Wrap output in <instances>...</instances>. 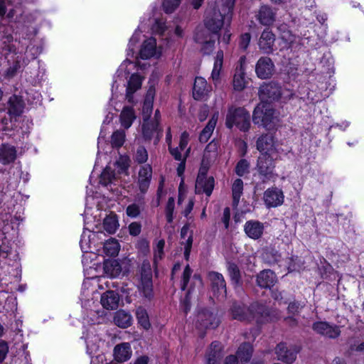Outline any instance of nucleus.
I'll return each instance as SVG.
<instances>
[{"label":"nucleus","mask_w":364,"mask_h":364,"mask_svg":"<svg viewBox=\"0 0 364 364\" xmlns=\"http://www.w3.org/2000/svg\"><path fill=\"white\" fill-rule=\"evenodd\" d=\"M235 2V0H223L220 4L207 12L204 19L205 27L213 35L216 36L218 40L220 39L218 33L224 25L225 18L231 15Z\"/></svg>","instance_id":"obj_1"},{"label":"nucleus","mask_w":364,"mask_h":364,"mask_svg":"<svg viewBox=\"0 0 364 364\" xmlns=\"http://www.w3.org/2000/svg\"><path fill=\"white\" fill-rule=\"evenodd\" d=\"M225 126L230 129L235 126L241 132H248L251 126L249 112L244 107H230L225 117Z\"/></svg>","instance_id":"obj_2"},{"label":"nucleus","mask_w":364,"mask_h":364,"mask_svg":"<svg viewBox=\"0 0 364 364\" xmlns=\"http://www.w3.org/2000/svg\"><path fill=\"white\" fill-rule=\"evenodd\" d=\"M275 110L267 103H259L253 111L252 121L255 124L263 126L267 130L274 129L277 119Z\"/></svg>","instance_id":"obj_3"},{"label":"nucleus","mask_w":364,"mask_h":364,"mask_svg":"<svg viewBox=\"0 0 364 364\" xmlns=\"http://www.w3.org/2000/svg\"><path fill=\"white\" fill-rule=\"evenodd\" d=\"M282 95V86L278 82L272 80L264 82L259 89L260 103H270L280 100Z\"/></svg>","instance_id":"obj_4"},{"label":"nucleus","mask_w":364,"mask_h":364,"mask_svg":"<svg viewBox=\"0 0 364 364\" xmlns=\"http://www.w3.org/2000/svg\"><path fill=\"white\" fill-rule=\"evenodd\" d=\"M300 349L294 345H287L286 343L281 342L275 348V354L279 360L287 364L293 363L296 359V355Z\"/></svg>","instance_id":"obj_5"},{"label":"nucleus","mask_w":364,"mask_h":364,"mask_svg":"<svg viewBox=\"0 0 364 364\" xmlns=\"http://www.w3.org/2000/svg\"><path fill=\"white\" fill-rule=\"evenodd\" d=\"M142 136L145 141L154 139V144H157L163 136V129L157 122H149L144 118L141 124Z\"/></svg>","instance_id":"obj_6"},{"label":"nucleus","mask_w":364,"mask_h":364,"mask_svg":"<svg viewBox=\"0 0 364 364\" xmlns=\"http://www.w3.org/2000/svg\"><path fill=\"white\" fill-rule=\"evenodd\" d=\"M219 324L216 315L207 309L200 310L196 316V325L200 330L215 328Z\"/></svg>","instance_id":"obj_7"},{"label":"nucleus","mask_w":364,"mask_h":364,"mask_svg":"<svg viewBox=\"0 0 364 364\" xmlns=\"http://www.w3.org/2000/svg\"><path fill=\"white\" fill-rule=\"evenodd\" d=\"M255 73L259 79L266 80L271 78L275 73L274 62L269 57H260L255 65Z\"/></svg>","instance_id":"obj_8"},{"label":"nucleus","mask_w":364,"mask_h":364,"mask_svg":"<svg viewBox=\"0 0 364 364\" xmlns=\"http://www.w3.org/2000/svg\"><path fill=\"white\" fill-rule=\"evenodd\" d=\"M257 149L262 155L272 159L276 154L274 137L272 134L268 133L259 137L257 141Z\"/></svg>","instance_id":"obj_9"},{"label":"nucleus","mask_w":364,"mask_h":364,"mask_svg":"<svg viewBox=\"0 0 364 364\" xmlns=\"http://www.w3.org/2000/svg\"><path fill=\"white\" fill-rule=\"evenodd\" d=\"M25 102L21 95H13L8 100V112L10 116V122H17V117L23 112Z\"/></svg>","instance_id":"obj_10"},{"label":"nucleus","mask_w":364,"mask_h":364,"mask_svg":"<svg viewBox=\"0 0 364 364\" xmlns=\"http://www.w3.org/2000/svg\"><path fill=\"white\" fill-rule=\"evenodd\" d=\"M276 36L269 28L263 30L258 41L259 50L264 54H272L274 51Z\"/></svg>","instance_id":"obj_11"},{"label":"nucleus","mask_w":364,"mask_h":364,"mask_svg":"<svg viewBox=\"0 0 364 364\" xmlns=\"http://www.w3.org/2000/svg\"><path fill=\"white\" fill-rule=\"evenodd\" d=\"M255 17L260 24L269 27L276 21L277 9L269 5L263 4L259 7Z\"/></svg>","instance_id":"obj_12"},{"label":"nucleus","mask_w":364,"mask_h":364,"mask_svg":"<svg viewBox=\"0 0 364 364\" xmlns=\"http://www.w3.org/2000/svg\"><path fill=\"white\" fill-rule=\"evenodd\" d=\"M210 282L211 290L216 296L224 297L226 296V282L223 276L216 272H210L208 274Z\"/></svg>","instance_id":"obj_13"},{"label":"nucleus","mask_w":364,"mask_h":364,"mask_svg":"<svg viewBox=\"0 0 364 364\" xmlns=\"http://www.w3.org/2000/svg\"><path fill=\"white\" fill-rule=\"evenodd\" d=\"M140 58L143 60L149 59L152 57L159 58L161 51L157 49L156 41L154 38H149L144 41L139 53Z\"/></svg>","instance_id":"obj_14"},{"label":"nucleus","mask_w":364,"mask_h":364,"mask_svg":"<svg viewBox=\"0 0 364 364\" xmlns=\"http://www.w3.org/2000/svg\"><path fill=\"white\" fill-rule=\"evenodd\" d=\"M263 199L267 208H275L283 203L284 194L282 190L272 187L264 191Z\"/></svg>","instance_id":"obj_15"},{"label":"nucleus","mask_w":364,"mask_h":364,"mask_svg":"<svg viewBox=\"0 0 364 364\" xmlns=\"http://www.w3.org/2000/svg\"><path fill=\"white\" fill-rule=\"evenodd\" d=\"M230 311L233 319L243 322H250L252 321V316L249 311V307L242 303L233 302Z\"/></svg>","instance_id":"obj_16"},{"label":"nucleus","mask_w":364,"mask_h":364,"mask_svg":"<svg viewBox=\"0 0 364 364\" xmlns=\"http://www.w3.org/2000/svg\"><path fill=\"white\" fill-rule=\"evenodd\" d=\"M274 167L272 161H257V171L263 183L276 179L277 174L274 173Z\"/></svg>","instance_id":"obj_17"},{"label":"nucleus","mask_w":364,"mask_h":364,"mask_svg":"<svg viewBox=\"0 0 364 364\" xmlns=\"http://www.w3.org/2000/svg\"><path fill=\"white\" fill-rule=\"evenodd\" d=\"M312 328L316 333L330 338H336L341 334V331L338 326L336 325L331 326L328 323L324 321L314 323Z\"/></svg>","instance_id":"obj_18"},{"label":"nucleus","mask_w":364,"mask_h":364,"mask_svg":"<svg viewBox=\"0 0 364 364\" xmlns=\"http://www.w3.org/2000/svg\"><path fill=\"white\" fill-rule=\"evenodd\" d=\"M152 177V168L149 164L142 166L139 171L138 184L140 192L146 193L149 188Z\"/></svg>","instance_id":"obj_19"},{"label":"nucleus","mask_w":364,"mask_h":364,"mask_svg":"<svg viewBox=\"0 0 364 364\" xmlns=\"http://www.w3.org/2000/svg\"><path fill=\"white\" fill-rule=\"evenodd\" d=\"M119 294L115 291L108 290L101 296L100 302L107 310H115L119 307Z\"/></svg>","instance_id":"obj_20"},{"label":"nucleus","mask_w":364,"mask_h":364,"mask_svg":"<svg viewBox=\"0 0 364 364\" xmlns=\"http://www.w3.org/2000/svg\"><path fill=\"white\" fill-rule=\"evenodd\" d=\"M257 284L264 289L272 287L277 282L275 273L270 269L261 271L257 275Z\"/></svg>","instance_id":"obj_21"},{"label":"nucleus","mask_w":364,"mask_h":364,"mask_svg":"<svg viewBox=\"0 0 364 364\" xmlns=\"http://www.w3.org/2000/svg\"><path fill=\"white\" fill-rule=\"evenodd\" d=\"M248 307L249 311L252 316V320H256L257 323L263 322L269 316V309L262 303L255 301Z\"/></svg>","instance_id":"obj_22"},{"label":"nucleus","mask_w":364,"mask_h":364,"mask_svg":"<svg viewBox=\"0 0 364 364\" xmlns=\"http://www.w3.org/2000/svg\"><path fill=\"white\" fill-rule=\"evenodd\" d=\"M222 346L218 341H213L206 353V364H219L222 358Z\"/></svg>","instance_id":"obj_23"},{"label":"nucleus","mask_w":364,"mask_h":364,"mask_svg":"<svg viewBox=\"0 0 364 364\" xmlns=\"http://www.w3.org/2000/svg\"><path fill=\"white\" fill-rule=\"evenodd\" d=\"M142 80V77L136 73H134L130 76L127 82V86L126 89V98L128 102H132L133 95L136 91L141 88Z\"/></svg>","instance_id":"obj_24"},{"label":"nucleus","mask_w":364,"mask_h":364,"mask_svg":"<svg viewBox=\"0 0 364 364\" xmlns=\"http://www.w3.org/2000/svg\"><path fill=\"white\" fill-rule=\"evenodd\" d=\"M132 354L130 344L122 343L114 348V358L117 363H124L130 359Z\"/></svg>","instance_id":"obj_25"},{"label":"nucleus","mask_w":364,"mask_h":364,"mask_svg":"<svg viewBox=\"0 0 364 364\" xmlns=\"http://www.w3.org/2000/svg\"><path fill=\"white\" fill-rule=\"evenodd\" d=\"M244 230L249 237L257 240L262 235L264 225L259 221L249 220L245 223Z\"/></svg>","instance_id":"obj_26"},{"label":"nucleus","mask_w":364,"mask_h":364,"mask_svg":"<svg viewBox=\"0 0 364 364\" xmlns=\"http://www.w3.org/2000/svg\"><path fill=\"white\" fill-rule=\"evenodd\" d=\"M113 322L121 328H127L132 325L133 318L129 311L120 309L114 313Z\"/></svg>","instance_id":"obj_27"},{"label":"nucleus","mask_w":364,"mask_h":364,"mask_svg":"<svg viewBox=\"0 0 364 364\" xmlns=\"http://www.w3.org/2000/svg\"><path fill=\"white\" fill-rule=\"evenodd\" d=\"M215 181L213 176L196 179V192L198 194L205 193L207 196H210L214 188Z\"/></svg>","instance_id":"obj_28"},{"label":"nucleus","mask_w":364,"mask_h":364,"mask_svg":"<svg viewBox=\"0 0 364 364\" xmlns=\"http://www.w3.org/2000/svg\"><path fill=\"white\" fill-rule=\"evenodd\" d=\"M208 92L207 82L201 77H197L193 87V97L196 100H201Z\"/></svg>","instance_id":"obj_29"},{"label":"nucleus","mask_w":364,"mask_h":364,"mask_svg":"<svg viewBox=\"0 0 364 364\" xmlns=\"http://www.w3.org/2000/svg\"><path fill=\"white\" fill-rule=\"evenodd\" d=\"M227 269L230 280L235 287H240L242 285V273L239 267L234 262H228Z\"/></svg>","instance_id":"obj_30"},{"label":"nucleus","mask_w":364,"mask_h":364,"mask_svg":"<svg viewBox=\"0 0 364 364\" xmlns=\"http://www.w3.org/2000/svg\"><path fill=\"white\" fill-rule=\"evenodd\" d=\"M245 69L243 65L236 67L233 77V87L237 91H242L245 87Z\"/></svg>","instance_id":"obj_31"},{"label":"nucleus","mask_w":364,"mask_h":364,"mask_svg":"<svg viewBox=\"0 0 364 364\" xmlns=\"http://www.w3.org/2000/svg\"><path fill=\"white\" fill-rule=\"evenodd\" d=\"M135 119L134 109L132 107L125 106L120 114L122 126L125 129L129 128Z\"/></svg>","instance_id":"obj_32"},{"label":"nucleus","mask_w":364,"mask_h":364,"mask_svg":"<svg viewBox=\"0 0 364 364\" xmlns=\"http://www.w3.org/2000/svg\"><path fill=\"white\" fill-rule=\"evenodd\" d=\"M104 270L111 277H117L122 272V267L118 260L109 259L104 263Z\"/></svg>","instance_id":"obj_33"},{"label":"nucleus","mask_w":364,"mask_h":364,"mask_svg":"<svg viewBox=\"0 0 364 364\" xmlns=\"http://www.w3.org/2000/svg\"><path fill=\"white\" fill-rule=\"evenodd\" d=\"M252 346L249 343H243L238 348L236 356L241 363H247L252 357Z\"/></svg>","instance_id":"obj_34"},{"label":"nucleus","mask_w":364,"mask_h":364,"mask_svg":"<svg viewBox=\"0 0 364 364\" xmlns=\"http://www.w3.org/2000/svg\"><path fill=\"white\" fill-rule=\"evenodd\" d=\"M135 314L139 324L148 330L151 327V323L146 310L142 306H139L136 309Z\"/></svg>","instance_id":"obj_35"},{"label":"nucleus","mask_w":364,"mask_h":364,"mask_svg":"<svg viewBox=\"0 0 364 364\" xmlns=\"http://www.w3.org/2000/svg\"><path fill=\"white\" fill-rule=\"evenodd\" d=\"M119 226L117 216L115 214L107 215L103 221L104 229L109 234H114Z\"/></svg>","instance_id":"obj_36"},{"label":"nucleus","mask_w":364,"mask_h":364,"mask_svg":"<svg viewBox=\"0 0 364 364\" xmlns=\"http://www.w3.org/2000/svg\"><path fill=\"white\" fill-rule=\"evenodd\" d=\"M243 191V181L240 178L236 179L232 187V205L237 206Z\"/></svg>","instance_id":"obj_37"},{"label":"nucleus","mask_w":364,"mask_h":364,"mask_svg":"<svg viewBox=\"0 0 364 364\" xmlns=\"http://www.w3.org/2000/svg\"><path fill=\"white\" fill-rule=\"evenodd\" d=\"M141 290L144 297L151 300L154 297L152 279L150 277H142Z\"/></svg>","instance_id":"obj_38"},{"label":"nucleus","mask_w":364,"mask_h":364,"mask_svg":"<svg viewBox=\"0 0 364 364\" xmlns=\"http://www.w3.org/2000/svg\"><path fill=\"white\" fill-rule=\"evenodd\" d=\"M16 147L8 144H2L0 149V159H16Z\"/></svg>","instance_id":"obj_39"},{"label":"nucleus","mask_w":364,"mask_h":364,"mask_svg":"<svg viewBox=\"0 0 364 364\" xmlns=\"http://www.w3.org/2000/svg\"><path fill=\"white\" fill-rule=\"evenodd\" d=\"M104 251L106 255L111 257L117 255L119 251V245L117 240L114 238L107 240L104 245Z\"/></svg>","instance_id":"obj_40"},{"label":"nucleus","mask_w":364,"mask_h":364,"mask_svg":"<svg viewBox=\"0 0 364 364\" xmlns=\"http://www.w3.org/2000/svg\"><path fill=\"white\" fill-rule=\"evenodd\" d=\"M223 51L220 50L217 52L215 58V63H214V67L212 71V78L213 80H218L220 72L222 69L223 66Z\"/></svg>","instance_id":"obj_41"},{"label":"nucleus","mask_w":364,"mask_h":364,"mask_svg":"<svg viewBox=\"0 0 364 364\" xmlns=\"http://www.w3.org/2000/svg\"><path fill=\"white\" fill-rule=\"evenodd\" d=\"M114 178L115 171L110 166H107L100 175V181L101 184L107 186Z\"/></svg>","instance_id":"obj_42"},{"label":"nucleus","mask_w":364,"mask_h":364,"mask_svg":"<svg viewBox=\"0 0 364 364\" xmlns=\"http://www.w3.org/2000/svg\"><path fill=\"white\" fill-rule=\"evenodd\" d=\"M280 258V254L278 252V251L275 250L274 249L267 250L263 254L264 260L269 264L278 262Z\"/></svg>","instance_id":"obj_43"},{"label":"nucleus","mask_w":364,"mask_h":364,"mask_svg":"<svg viewBox=\"0 0 364 364\" xmlns=\"http://www.w3.org/2000/svg\"><path fill=\"white\" fill-rule=\"evenodd\" d=\"M125 134L122 130H117L113 132L111 136V144L112 147H121L124 142Z\"/></svg>","instance_id":"obj_44"},{"label":"nucleus","mask_w":364,"mask_h":364,"mask_svg":"<svg viewBox=\"0 0 364 364\" xmlns=\"http://www.w3.org/2000/svg\"><path fill=\"white\" fill-rule=\"evenodd\" d=\"M181 0H163V9L166 14L173 13L180 5Z\"/></svg>","instance_id":"obj_45"},{"label":"nucleus","mask_w":364,"mask_h":364,"mask_svg":"<svg viewBox=\"0 0 364 364\" xmlns=\"http://www.w3.org/2000/svg\"><path fill=\"white\" fill-rule=\"evenodd\" d=\"M216 36L215 37H210L208 41L201 43L203 44L201 52L203 55H210L214 50L215 42Z\"/></svg>","instance_id":"obj_46"},{"label":"nucleus","mask_w":364,"mask_h":364,"mask_svg":"<svg viewBox=\"0 0 364 364\" xmlns=\"http://www.w3.org/2000/svg\"><path fill=\"white\" fill-rule=\"evenodd\" d=\"M217 144L213 141L209 143L205 150L203 154V159H209L210 158H215L217 156Z\"/></svg>","instance_id":"obj_47"},{"label":"nucleus","mask_w":364,"mask_h":364,"mask_svg":"<svg viewBox=\"0 0 364 364\" xmlns=\"http://www.w3.org/2000/svg\"><path fill=\"white\" fill-rule=\"evenodd\" d=\"M21 68V63L19 60H14L5 71L4 76L6 79H11L17 74Z\"/></svg>","instance_id":"obj_48"},{"label":"nucleus","mask_w":364,"mask_h":364,"mask_svg":"<svg viewBox=\"0 0 364 364\" xmlns=\"http://www.w3.org/2000/svg\"><path fill=\"white\" fill-rule=\"evenodd\" d=\"M209 32L208 29L198 28L194 35V41L198 43L208 41L210 37Z\"/></svg>","instance_id":"obj_49"},{"label":"nucleus","mask_w":364,"mask_h":364,"mask_svg":"<svg viewBox=\"0 0 364 364\" xmlns=\"http://www.w3.org/2000/svg\"><path fill=\"white\" fill-rule=\"evenodd\" d=\"M175 207L174 198L171 197L168 198L166 206V218L168 223H171L173 220V210Z\"/></svg>","instance_id":"obj_50"},{"label":"nucleus","mask_w":364,"mask_h":364,"mask_svg":"<svg viewBox=\"0 0 364 364\" xmlns=\"http://www.w3.org/2000/svg\"><path fill=\"white\" fill-rule=\"evenodd\" d=\"M114 166L117 169V173L128 175V168L130 166L129 161H115Z\"/></svg>","instance_id":"obj_51"},{"label":"nucleus","mask_w":364,"mask_h":364,"mask_svg":"<svg viewBox=\"0 0 364 364\" xmlns=\"http://www.w3.org/2000/svg\"><path fill=\"white\" fill-rule=\"evenodd\" d=\"M249 167L250 164L247 161H239L235 167V172L238 176H242L249 172Z\"/></svg>","instance_id":"obj_52"},{"label":"nucleus","mask_w":364,"mask_h":364,"mask_svg":"<svg viewBox=\"0 0 364 364\" xmlns=\"http://www.w3.org/2000/svg\"><path fill=\"white\" fill-rule=\"evenodd\" d=\"M191 274H192V269H191L190 266L188 264L186 266V267L183 270V272L182 284H181L182 290L184 291L186 289V287L189 282Z\"/></svg>","instance_id":"obj_53"},{"label":"nucleus","mask_w":364,"mask_h":364,"mask_svg":"<svg viewBox=\"0 0 364 364\" xmlns=\"http://www.w3.org/2000/svg\"><path fill=\"white\" fill-rule=\"evenodd\" d=\"M251 40V34L250 33H245L240 36V48L243 50H247Z\"/></svg>","instance_id":"obj_54"},{"label":"nucleus","mask_w":364,"mask_h":364,"mask_svg":"<svg viewBox=\"0 0 364 364\" xmlns=\"http://www.w3.org/2000/svg\"><path fill=\"white\" fill-rule=\"evenodd\" d=\"M153 102H154L146 101V100L144 101V105H143V108H142L143 119L144 118H146V119H147V120H149L151 113L152 109H153Z\"/></svg>","instance_id":"obj_55"},{"label":"nucleus","mask_w":364,"mask_h":364,"mask_svg":"<svg viewBox=\"0 0 364 364\" xmlns=\"http://www.w3.org/2000/svg\"><path fill=\"white\" fill-rule=\"evenodd\" d=\"M126 213L131 218H136L140 214V210L138 205L133 203L127 206Z\"/></svg>","instance_id":"obj_56"},{"label":"nucleus","mask_w":364,"mask_h":364,"mask_svg":"<svg viewBox=\"0 0 364 364\" xmlns=\"http://www.w3.org/2000/svg\"><path fill=\"white\" fill-rule=\"evenodd\" d=\"M193 291V288L192 287H191V288L188 290L186 294V296L185 298L183 299V301H182V308H183V311L187 314L190 309H191V297H190V294L191 293V291Z\"/></svg>","instance_id":"obj_57"},{"label":"nucleus","mask_w":364,"mask_h":364,"mask_svg":"<svg viewBox=\"0 0 364 364\" xmlns=\"http://www.w3.org/2000/svg\"><path fill=\"white\" fill-rule=\"evenodd\" d=\"M210 167L209 161H202L198 176L196 179H200L206 177L207 173Z\"/></svg>","instance_id":"obj_58"},{"label":"nucleus","mask_w":364,"mask_h":364,"mask_svg":"<svg viewBox=\"0 0 364 364\" xmlns=\"http://www.w3.org/2000/svg\"><path fill=\"white\" fill-rule=\"evenodd\" d=\"M141 225L139 223L133 222L129 225V234L132 236H137L140 234Z\"/></svg>","instance_id":"obj_59"},{"label":"nucleus","mask_w":364,"mask_h":364,"mask_svg":"<svg viewBox=\"0 0 364 364\" xmlns=\"http://www.w3.org/2000/svg\"><path fill=\"white\" fill-rule=\"evenodd\" d=\"M135 159H148V152L143 146H138L135 152Z\"/></svg>","instance_id":"obj_60"},{"label":"nucleus","mask_w":364,"mask_h":364,"mask_svg":"<svg viewBox=\"0 0 364 364\" xmlns=\"http://www.w3.org/2000/svg\"><path fill=\"white\" fill-rule=\"evenodd\" d=\"M193 235H191L187 239L185 247H184V257L186 260H188L192 245H193Z\"/></svg>","instance_id":"obj_61"},{"label":"nucleus","mask_w":364,"mask_h":364,"mask_svg":"<svg viewBox=\"0 0 364 364\" xmlns=\"http://www.w3.org/2000/svg\"><path fill=\"white\" fill-rule=\"evenodd\" d=\"M188 140L189 134L187 132L185 131L181 134L180 137L178 148L181 151H183L186 148L188 143Z\"/></svg>","instance_id":"obj_62"},{"label":"nucleus","mask_w":364,"mask_h":364,"mask_svg":"<svg viewBox=\"0 0 364 364\" xmlns=\"http://www.w3.org/2000/svg\"><path fill=\"white\" fill-rule=\"evenodd\" d=\"M9 352L8 343L4 341H0V363L5 359Z\"/></svg>","instance_id":"obj_63"},{"label":"nucleus","mask_w":364,"mask_h":364,"mask_svg":"<svg viewBox=\"0 0 364 364\" xmlns=\"http://www.w3.org/2000/svg\"><path fill=\"white\" fill-rule=\"evenodd\" d=\"M281 38L286 43L289 44L291 46L295 41V36L291 34L290 31H287V32H284Z\"/></svg>","instance_id":"obj_64"}]
</instances>
